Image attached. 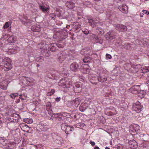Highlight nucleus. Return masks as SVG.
I'll return each instance as SVG.
<instances>
[{
	"instance_id": "1",
	"label": "nucleus",
	"mask_w": 149,
	"mask_h": 149,
	"mask_svg": "<svg viewBox=\"0 0 149 149\" xmlns=\"http://www.w3.org/2000/svg\"><path fill=\"white\" fill-rule=\"evenodd\" d=\"M3 62L4 64V70L7 71L12 68V61L8 57L5 58L3 60Z\"/></svg>"
},
{
	"instance_id": "2",
	"label": "nucleus",
	"mask_w": 149,
	"mask_h": 149,
	"mask_svg": "<svg viewBox=\"0 0 149 149\" xmlns=\"http://www.w3.org/2000/svg\"><path fill=\"white\" fill-rule=\"evenodd\" d=\"M23 81H21L20 84H23L24 85L32 86L35 83V80L32 78H27L26 77H23Z\"/></svg>"
},
{
	"instance_id": "3",
	"label": "nucleus",
	"mask_w": 149,
	"mask_h": 149,
	"mask_svg": "<svg viewBox=\"0 0 149 149\" xmlns=\"http://www.w3.org/2000/svg\"><path fill=\"white\" fill-rule=\"evenodd\" d=\"M72 83L70 79L67 78H64L61 80L58 83V85L63 88L68 87V86L70 85Z\"/></svg>"
},
{
	"instance_id": "4",
	"label": "nucleus",
	"mask_w": 149,
	"mask_h": 149,
	"mask_svg": "<svg viewBox=\"0 0 149 149\" xmlns=\"http://www.w3.org/2000/svg\"><path fill=\"white\" fill-rule=\"evenodd\" d=\"M117 35L116 32L113 30H111L106 33L105 37L107 40H112L116 37Z\"/></svg>"
},
{
	"instance_id": "5",
	"label": "nucleus",
	"mask_w": 149,
	"mask_h": 149,
	"mask_svg": "<svg viewBox=\"0 0 149 149\" xmlns=\"http://www.w3.org/2000/svg\"><path fill=\"white\" fill-rule=\"evenodd\" d=\"M67 54L65 52H60L58 54L57 60L58 62L61 63L65 60Z\"/></svg>"
},
{
	"instance_id": "6",
	"label": "nucleus",
	"mask_w": 149,
	"mask_h": 149,
	"mask_svg": "<svg viewBox=\"0 0 149 149\" xmlns=\"http://www.w3.org/2000/svg\"><path fill=\"white\" fill-rule=\"evenodd\" d=\"M142 106L139 102H137L133 105L132 109L137 113H139L141 111Z\"/></svg>"
},
{
	"instance_id": "7",
	"label": "nucleus",
	"mask_w": 149,
	"mask_h": 149,
	"mask_svg": "<svg viewBox=\"0 0 149 149\" xmlns=\"http://www.w3.org/2000/svg\"><path fill=\"white\" fill-rule=\"evenodd\" d=\"M72 83V84L70 85H72L73 87L74 88V89L75 91V93H79L80 92L79 91L81 90V88L80 86V82H77L76 83L73 82V81H71Z\"/></svg>"
},
{
	"instance_id": "8",
	"label": "nucleus",
	"mask_w": 149,
	"mask_h": 149,
	"mask_svg": "<svg viewBox=\"0 0 149 149\" xmlns=\"http://www.w3.org/2000/svg\"><path fill=\"white\" fill-rule=\"evenodd\" d=\"M97 76L98 77L97 79L100 82H103L107 80V77L102 73H99L97 72Z\"/></svg>"
},
{
	"instance_id": "9",
	"label": "nucleus",
	"mask_w": 149,
	"mask_h": 149,
	"mask_svg": "<svg viewBox=\"0 0 149 149\" xmlns=\"http://www.w3.org/2000/svg\"><path fill=\"white\" fill-rule=\"evenodd\" d=\"M116 29L119 32L124 31L127 30V28L126 26L120 24H118L116 25Z\"/></svg>"
},
{
	"instance_id": "10",
	"label": "nucleus",
	"mask_w": 149,
	"mask_h": 149,
	"mask_svg": "<svg viewBox=\"0 0 149 149\" xmlns=\"http://www.w3.org/2000/svg\"><path fill=\"white\" fill-rule=\"evenodd\" d=\"M19 126L21 129L24 131L26 132H28L30 128L26 124L23 123L19 124Z\"/></svg>"
},
{
	"instance_id": "11",
	"label": "nucleus",
	"mask_w": 149,
	"mask_h": 149,
	"mask_svg": "<svg viewBox=\"0 0 149 149\" xmlns=\"http://www.w3.org/2000/svg\"><path fill=\"white\" fill-rule=\"evenodd\" d=\"M79 65L76 62L72 63L70 66V70L72 71H76L78 69Z\"/></svg>"
},
{
	"instance_id": "12",
	"label": "nucleus",
	"mask_w": 149,
	"mask_h": 149,
	"mask_svg": "<svg viewBox=\"0 0 149 149\" xmlns=\"http://www.w3.org/2000/svg\"><path fill=\"white\" fill-rule=\"evenodd\" d=\"M119 10L122 12L124 13H127L128 12V7L124 5L119 6L118 7Z\"/></svg>"
},
{
	"instance_id": "13",
	"label": "nucleus",
	"mask_w": 149,
	"mask_h": 149,
	"mask_svg": "<svg viewBox=\"0 0 149 149\" xmlns=\"http://www.w3.org/2000/svg\"><path fill=\"white\" fill-rule=\"evenodd\" d=\"M49 7H46L45 6H40V9L45 14H47L49 12Z\"/></svg>"
},
{
	"instance_id": "14",
	"label": "nucleus",
	"mask_w": 149,
	"mask_h": 149,
	"mask_svg": "<svg viewBox=\"0 0 149 149\" xmlns=\"http://www.w3.org/2000/svg\"><path fill=\"white\" fill-rule=\"evenodd\" d=\"M93 38L94 39V40L98 43L102 44V40L100 38H99L95 34H93L92 36Z\"/></svg>"
},
{
	"instance_id": "15",
	"label": "nucleus",
	"mask_w": 149,
	"mask_h": 149,
	"mask_svg": "<svg viewBox=\"0 0 149 149\" xmlns=\"http://www.w3.org/2000/svg\"><path fill=\"white\" fill-rule=\"evenodd\" d=\"M7 82L6 81H3L0 84V88L2 89L6 90L7 89Z\"/></svg>"
},
{
	"instance_id": "16",
	"label": "nucleus",
	"mask_w": 149,
	"mask_h": 149,
	"mask_svg": "<svg viewBox=\"0 0 149 149\" xmlns=\"http://www.w3.org/2000/svg\"><path fill=\"white\" fill-rule=\"evenodd\" d=\"M17 37L14 36H11L8 39V42L10 43H13L15 42Z\"/></svg>"
},
{
	"instance_id": "17",
	"label": "nucleus",
	"mask_w": 149,
	"mask_h": 149,
	"mask_svg": "<svg viewBox=\"0 0 149 149\" xmlns=\"http://www.w3.org/2000/svg\"><path fill=\"white\" fill-rule=\"evenodd\" d=\"M88 22L90 24V25L93 27H94L97 25V24L98 23L95 22V21L92 19H88Z\"/></svg>"
},
{
	"instance_id": "18",
	"label": "nucleus",
	"mask_w": 149,
	"mask_h": 149,
	"mask_svg": "<svg viewBox=\"0 0 149 149\" xmlns=\"http://www.w3.org/2000/svg\"><path fill=\"white\" fill-rule=\"evenodd\" d=\"M14 148V145L11 143H8V144L5 143L4 145V148L5 149H12Z\"/></svg>"
},
{
	"instance_id": "19",
	"label": "nucleus",
	"mask_w": 149,
	"mask_h": 149,
	"mask_svg": "<svg viewBox=\"0 0 149 149\" xmlns=\"http://www.w3.org/2000/svg\"><path fill=\"white\" fill-rule=\"evenodd\" d=\"M66 5L67 7L70 9H72L74 7V3L72 1L67 2Z\"/></svg>"
},
{
	"instance_id": "20",
	"label": "nucleus",
	"mask_w": 149,
	"mask_h": 149,
	"mask_svg": "<svg viewBox=\"0 0 149 149\" xmlns=\"http://www.w3.org/2000/svg\"><path fill=\"white\" fill-rule=\"evenodd\" d=\"M129 144L131 145V147L132 148H136L137 146V143L134 140L130 141H129Z\"/></svg>"
},
{
	"instance_id": "21",
	"label": "nucleus",
	"mask_w": 149,
	"mask_h": 149,
	"mask_svg": "<svg viewBox=\"0 0 149 149\" xmlns=\"http://www.w3.org/2000/svg\"><path fill=\"white\" fill-rule=\"evenodd\" d=\"M40 128L42 131H45L48 129V127L46 125H45L41 123L39 125Z\"/></svg>"
},
{
	"instance_id": "22",
	"label": "nucleus",
	"mask_w": 149,
	"mask_h": 149,
	"mask_svg": "<svg viewBox=\"0 0 149 149\" xmlns=\"http://www.w3.org/2000/svg\"><path fill=\"white\" fill-rule=\"evenodd\" d=\"M73 128V127H71L69 125H68L66 127V130H65V131L66 134H69V132L70 131H72V129Z\"/></svg>"
},
{
	"instance_id": "23",
	"label": "nucleus",
	"mask_w": 149,
	"mask_h": 149,
	"mask_svg": "<svg viewBox=\"0 0 149 149\" xmlns=\"http://www.w3.org/2000/svg\"><path fill=\"white\" fill-rule=\"evenodd\" d=\"M132 47V45L129 43H125L124 45V47L127 49L130 50Z\"/></svg>"
},
{
	"instance_id": "24",
	"label": "nucleus",
	"mask_w": 149,
	"mask_h": 149,
	"mask_svg": "<svg viewBox=\"0 0 149 149\" xmlns=\"http://www.w3.org/2000/svg\"><path fill=\"white\" fill-rule=\"evenodd\" d=\"M86 109V105L84 104H82L79 107V110L81 112L84 111Z\"/></svg>"
},
{
	"instance_id": "25",
	"label": "nucleus",
	"mask_w": 149,
	"mask_h": 149,
	"mask_svg": "<svg viewBox=\"0 0 149 149\" xmlns=\"http://www.w3.org/2000/svg\"><path fill=\"white\" fill-rule=\"evenodd\" d=\"M73 102L74 104H75V105L77 107L79 104L80 102V100L78 98H76L73 100Z\"/></svg>"
},
{
	"instance_id": "26",
	"label": "nucleus",
	"mask_w": 149,
	"mask_h": 149,
	"mask_svg": "<svg viewBox=\"0 0 149 149\" xmlns=\"http://www.w3.org/2000/svg\"><path fill=\"white\" fill-rule=\"evenodd\" d=\"M140 127V126L138 125H134L133 126V128L136 132L139 131Z\"/></svg>"
},
{
	"instance_id": "27",
	"label": "nucleus",
	"mask_w": 149,
	"mask_h": 149,
	"mask_svg": "<svg viewBox=\"0 0 149 149\" xmlns=\"http://www.w3.org/2000/svg\"><path fill=\"white\" fill-rule=\"evenodd\" d=\"M68 125L67 124L65 123H62L61 124V128L62 130L65 131V130H66V127L68 126Z\"/></svg>"
},
{
	"instance_id": "28",
	"label": "nucleus",
	"mask_w": 149,
	"mask_h": 149,
	"mask_svg": "<svg viewBox=\"0 0 149 149\" xmlns=\"http://www.w3.org/2000/svg\"><path fill=\"white\" fill-rule=\"evenodd\" d=\"M96 30H97V32L100 34H103L104 33V31L103 29L100 28H97Z\"/></svg>"
},
{
	"instance_id": "29",
	"label": "nucleus",
	"mask_w": 149,
	"mask_h": 149,
	"mask_svg": "<svg viewBox=\"0 0 149 149\" xmlns=\"http://www.w3.org/2000/svg\"><path fill=\"white\" fill-rule=\"evenodd\" d=\"M36 60L37 62H42L44 61L43 57L42 56H39L36 58Z\"/></svg>"
},
{
	"instance_id": "30",
	"label": "nucleus",
	"mask_w": 149,
	"mask_h": 149,
	"mask_svg": "<svg viewBox=\"0 0 149 149\" xmlns=\"http://www.w3.org/2000/svg\"><path fill=\"white\" fill-rule=\"evenodd\" d=\"M15 47H13V48H12V49L10 50V52L12 54H15L17 52V49H15Z\"/></svg>"
},
{
	"instance_id": "31",
	"label": "nucleus",
	"mask_w": 149,
	"mask_h": 149,
	"mask_svg": "<svg viewBox=\"0 0 149 149\" xmlns=\"http://www.w3.org/2000/svg\"><path fill=\"white\" fill-rule=\"evenodd\" d=\"M10 22H6L4 25L3 26V28L4 29H6L8 28L10 25Z\"/></svg>"
},
{
	"instance_id": "32",
	"label": "nucleus",
	"mask_w": 149,
	"mask_h": 149,
	"mask_svg": "<svg viewBox=\"0 0 149 149\" xmlns=\"http://www.w3.org/2000/svg\"><path fill=\"white\" fill-rule=\"evenodd\" d=\"M18 94H11L10 95V97L13 99H14L15 97H17Z\"/></svg>"
},
{
	"instance_id": "33",
	"label": "nucleus",
	"mask_w": 149,
	"mask_h": 149,
	"mask_svg": "<svg viewBox=\"0 0 149 149\" xmlns=\"http://www.w3.org/2000/svg\"><path fill=\"white\" fill-rule=\"evenodd\" d=\"M45 55L47 57H49L50 56V52L47 50L45 51Z\"/></svg>"
},
{
	"instance_id": "34",
	"label": "nucleus",
	"mask_w": 149,
	"mask_h": 149,
	"mask_svg": "<svg viewBox=\"0 0 149 149\" xmlns=\"http://www.w3.org/2000/svg\"><path fill=\"white\" fill-rule=\"evenodd\" d=\"M83 61L84 63H87L90 61V59L89 58L85 57L83 59Z\"/></svg>"
},
{
	"instance_id": "35",
	"label": "nucleus",
	"mask_w": 149,
	"mask_h": 149,
	"mask_svg": "<svg viewBox=\"0 0 149 149\" xmlns=\"http://www.w3.org/2000/svg\"><path fill=\"white\" fill-rule=\"evenodd\" d=\"M90 3V2L88 1L83 2V4L86 6H88Z\"/></svg>"
},
{
	"instance_id": "36",
	"label": "nucleus",
	"mask_w": 149,
	"mask_h": 149,
	"mask_svg": "<svg viewBox=\"0 0 149 149\" xmlns=\"http://www.w3.org/2000/svg\"><path fill=\"white\" fill-rule=\"evenodd\" d=\"M143 72L146 73L149 72V66H147L144 68V71H143Z\"/></svg>"
},
{
	"instance_id": "37",
	"label": "nucleus",
	"mask_w": 149,
	"mask_h": 149,
	"mask_svg": "<svg viewBox=\"0 0 149 149\" xmlns=\"http://www.w3.org/2000/svg\"><path fill=\"white\" fill-rule=\"evenodd\" d=\"M23 120L24 122H25L26 123H30L31 122H32V120H29V119L28 118L24 119Z\"/></svg>"
},
{
	"instance_id": "38",
	"label": "nucleus",
	"mask_w": 149,
	"mask_h": 149,
	"mask_svg": "<svg viewBox=\"0 0 149 149\" xmlns=\"http://www.w3.org/2000/svg\"><path fill=\"white\" fill-rule=\"evenodd\" d=\"M54 44H51L50 45V46H49V47H51V46L52 47L50 48V49L51 51H53L55 50V48L54 47Z\"/></svg>"
},
{
	"instance_id": "39",
	"label": "nucleus",
	"mask_w": 149,
	"mask_h": 149,
	"mask_svg": "<svg viewBox=\"0 0 149 149\" xmlns=\"http://www.w3.org/2000/svg\"><path fill=\"white\" fill-rule=\"evenodd\" d=\"M19 98L22 100H24L25 99V97L24 96H22V95L20 94L19 95Z\"/></svg>"
},
{
	"instance_id": "40",
	"label": "nucleus",
	"mask_w": 149,
	"mask_h": 149,
	"mask_svg": "<svg viewBox=\"0 0 149 149\" xmlns=\"http://www.w3.org/2000/svg\"><path fill=\"white\" fill-rule=\"evenodd\" d=\"M138 96L139 97H140L141 99L143 98L144 97V94H138Z\"/></svg>"
},
{
	"instance_id": "41",
	"label": "nucleus",
	"mask_w": 149,
	"mask_h": 149,
	"mask_svg": "<svg viewBox=\"0 0 149 149\" xmlns=\"http://www.w3.org/2000/svg\"><path fill=\"white\" fill-rule=\"evenodd\" d=\"M106 57L107 58L109 59H111V56L108 54H107L106 55Z\"/></svg>"
},
{
	"instance_id": "42",
	"label": "nucleus",
	"mask_w": 149,
	"mask_h": 149,
	"mask_svg": "<svg viewBox=\"0 0 149 149\" xmlns=\"http://www.w3.org/2000/svg\"><path fill=\"white\" fill-rule=\"evenodd\" d=\"M20 21L22 22V24H25L28 22V21L27 20L26 21H24L22 19H21Z\"/></svg>"
},
{
	"instance_id": "43",
	"label": "nucleus",
	"mask_w": 149,
	"mask_h": 149,
	"mask_svg": "<svg viewBox=\"0 0 149 149\" xmlns=\"http://www.w3.org/2000/svg\"><path fill=\"white\" fill-rule=\"evenodd\" d=\"M90 143L93 146H94L95 145V143L92 141H90Z\"/></svg>"
},
{
	"instance_id": "44",
	"label": "nucleus",
	"mask_w": 149,
	"mask_h": 149,
	"mask_svg": "<svg viewBox=\"0 0 149 149\" xmlns=\"http://www.w3.org/2000/svg\"><path fill=\"white\" fill-rule=\"evenodd\" d=\"M109 114L110 116H113L115 115L116 114L114 113H113L111 111H110L109 112Z\"/></svg>"
},
{
	"instance_id": "45",
	"label": "nucleus",
	"mask_w": 149,
	"mask_h": 149,
	"mask_svg": "<svg viewBox=\"0 0 149 149\" xmlns=\"http://www.w3.org/2000/svg\"><path fill=\"white\" fill-rule=\"evenodd\" d=\"M55 92V90L54 89H52L50 92L47 93H54Z\"/></svg>"
},
{
	"instance_id": "46",
	"label": "nucleus",
	"mask_w": 149,
	"mask_h": 149,
	"mask_svg": "<svg viewBox=\"0 0 149 149\" xmlns=\"http://www.w3.org/2000/svg\"><path fill=\"white\" fill-rule=\"evenodd\" d=\"M56 45L58 47L61 48L62 47V46L59 44L58 43L57 44H56Z\"/></svg>"
},
{
	"instance_id": "47",
	"label": "nucleus",
	"mask_w": 149,
	"mask_h": 149,
	"mask_svg": "<svg viewBox=\"0 0 149 149\" xmlns=\"http://www.w3.org/2000/svg\"><path fill=\"white\" fill-rule=\"evenodd\" d=\"M60 97H57L56 98V101L57 102H58L60 100Z\"/></svg>"
},
{
	"instance_id": "48",
	"label": "nucleus",
	"mask_w": 149,
	"mask_h": 149,
	"mask_svg": "<svg viewBox=\"0 0 149 149\" xmlns=\"http://www.w3.org/2000/svg\"><path fill=\"white\" fill-rule=\"evenodd\" d=\"M143 13L146 14L147 13L148 11L147 10H143Z\"/></svg>"
},
{
	"instance_id": "49",
	"label": "nucleus",
	"mask_w": 149,
	"mask_h": 149,
	"mask_svg": "<svg viewBox=\"0 0 149 149\" xmlns=\"http://www.w3.org/2000/svg\"><path fill=\"white\" fill-rule=\"evenodd\" d=\"M62 116H67V113H62Z\"/></svg>"
},
{
	"instance_id": "50",
	"label": "nucleus",
	"mask_w": 149,
	"mask_h": 149,
	"mask_svg": "<svg viewBox=\"0 0 149 149\" xmlns=\"http://www.w3.org/2000/svg\"><path fill=\"white\" fill-rule=\"evenodd\" d=\"M67 37V35H65L63 37H61V38L63 39H65Z\"/></svg>"
},
{
	"instance_id": "51",
	"label": "nucleus",
	"mask_w": 149,
	"mask_h": 149,
	"mask_svg": "<svg viewBox=\"0 0 149 149\" xmlns=\"http://www.w3.org/2000/svg\"><path fill=\"white\" fill-rule=\"evenodd\" d=\"M135 89V87H132L131 88V89H130V90L131 91H134V89Z\"/></svg>"
},
{
	"instance_id": "52",
	"label": "nucleus",
	"mask_w": 149,
	"mask_h": 149,
	"mask_svg": "<svg viewBox=\"0 0 149 149\" xmlns=\"http://www.w3.org/2000/svg\"><path fill=\"white\" fill-rule=\"evenodd\" d=\"M94 149H100V148H99L98 146H95L94 148Z\"/></svg>"
},
{
	"instance_id": "53",
	"label": "nucleus",
	"mask_w": 149,
	"mask_h": 149,
	"mask_svg": "<svg viewBox=\"0 0 149 149\" xmlns=\"http://www.w3.org/2000/svg\"><path fill=\"white\" fill-rule=\"evenodd\" d=\"M91 82L93 84H97V83L95 82H93L92 81H91Z\"/></svg>"
},
{
	"instance_id": "54",
	"label": "nucleus",
	"mask_w": 149,
	"mask_h": 149,
	"mask_svg": "<svg viewBox=\"0 0 149 149\" xmlns=\"http://www.w3.org/2000/svg\"><path fill=\"white\" fill-rule=\"evenodd\" d=\"M143 15L144 14H141L140 15V17H143Z\"/></svg>"
},
{
	"instance_id": "55",
	"label": "nucleus",
	"mask_w": 149,
	"mask_h": 149,
	"mask_svg": "<svg viewBox=\"0 0 149 149\" xmlns=\"http://www.w3.org/2000/svg\"><path fill=\"white\" fill-rule=\"evenodd\" d=\"M84 124H82L81 125V127H84Z\"/></svg>"
},
{
	"instance_id": "56",
	"label": "nucleus",
	"mask_w": 149,
	"mask_h": 149,
	"mask_svg": "<svg viewBox=\"0 0 149 149\" xmlns=\"http://www.w3.org/2000/svg\"><path fill=\"white\" fill-rule=\"evenodd\" d=\"M87 70H88V69H87V70L86 71V72H83L84 73H87Z\"/></svg>"
},
{
	"instance_id": "57",
	"label": "nucleus",
	"mask_w": 149,
	"mask_h": 149,
	"mask_svg": "<svg viewBox=\"0 0 149 149\" xmlns=\"http://www.w3.org/2000/svg\"><path fill=\"white\" fill-rule=\"evenodd\" d=\"M49 105H50V103H49V104H48V106H49V109H50V108H51V107L49 106Z\"/></svg>"
},
{
	"instance_id": "58",
	"label": "nucleus",
	"mask_w": 149,
	"mask_h": 149,
	"mask_svg": "<svg viewBox=\"0 0 149 149\" xmlns=\"http://www.w3.org/2000/svg\"><path fill=\"white\" fill-rule=\"evenodd\" d=\"M105 148V149H110V148L107 147H106Z\"/></svg>"
},
{
	"instance_id": "59",
	"label": "nucleus",
	"mask_w": 149,
	"mask_h": 149,
	"mask_svg": "<svg viewBox=\"0 0 149 149\" xmlns=\"http://www.w3.org/2000/svg\"><path fill=\"white\" fill-rule=\"evenodd\" d=\"M52 95L51 94H48V95H47L48 96H51Z\"/></svg>"
},
{
	"instance_id": "60",
	"label": "nucleus",
	"mask_w": 149,
	"mask_h": 149,
	"mask_svg": "<svg viewBox=\"0 0 149 149\" xmlns=\"http://www.w3.org/2000/svg\"><path fill=\"white\" fill-rule=\"evenodd\" d=\"M39 66H40L38 64H37V67H39Z\"/></svg>"
},
{
	"instance_id": "61",
	"label": "nucleus",
	"mask_w": 149,
	"mask_h": 149,
	"mask_svg": "<svg viewBox=\"0 0 149 149\" xmlns=\"http://www.w3.org/2000/svg\"><path fill=\"white\" fill-rule=\"evenodd\" d=\"M136 93H139V92H136Z\"/></svg>"
},
{
	"instance_id": "62",
	"label": "nucleus",
	"mask_w": 149,
	"mask_h": 149,
	"mask_svg": "<svg viewBox=\"0 0 149 149\" xmlns=\"http://www.w3.org/2000/svg\"><path fill=\"white\" fill-rule=\"evenodd\" d=\"M88 54V53H86V54Z\"/></svg>"
},
{
	"instance_id": "63",
	"label": "nucleus",
	"mask_w": 149,
	"mask_h": 149,
	"mask_svg": "<svg viewBox=\"0 0 149 149\" xmlns=\"http://www.w3.org/2000/svg\"><path fill=\"white\" fill-rule=\"evenodd\" d=\"M82 51H81V53H82Z\"/></svg>"
},
{
	"instance_id": "64",
	"label": "nucleus",
	"mask_w": 149,
	"mask_h": 149,
	"mask_svg": "<svg viewBox=\"0 0 149 149\" xmlns=\"http://www.w3.org/2000/svg\"><path fill=\"white\" fill-rule=\"evenodd\" d=\"M23 93H24V92H23Z\"/></svg>"
}]
</instances>
